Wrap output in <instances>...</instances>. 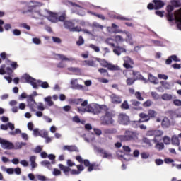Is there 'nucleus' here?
Listing matches in <instances>:
<instances>
[{"instance_id":"f257e3e1","label":"nucleus","mask_w":181,"mask_h":181,"mask_svg":"<svg viewBox=\"0 0 181 181\" xmlns=\"http://www.w3.org/2000/svg\"><path fill=\"white\" fill-rule=\"evenodd\" d=\"M42 6H43V4L41 2L30 1L28 6V10L26 12H30V16L34 19L43 20V18H47V16H45L43 13L40 12V11L37 9V8Z\"/></svg>"},{"instance_id":"f03ea898","label":"nucleus","mask_w":181,"mask_h":181,"mask_svg":"<svg viewBox=\"0 0 181 181\" xmlns=\"http://www.w3.org/2000/svg\"><path fill=\"white\" fill-rule=\"evenodd\" d=\"M175 9L173 6L168 5L167 6V12L168 13L167 14V19L169 22H173V21H175V23H177V28L179 30H181V8L178 10H177L173 16V13H172V11Z\"/></svg>"},{"instance_id":"7ed1b4c3","label":"nucleus","mask_w":181,"mask_h":181,"mask_svg":"<svg viewBox=\"0 0 181 181\" xmlns=\"http://www.w3.org/2000/svg\"><path fill=\"white\" fill-rule=\"evenodd\" d=\"M22 78H23V80H25V83L30 84L33 88H35L36 90H37L39 87H42V88H49V83L47 81L43 82L40 80L37 81L28 74H25L23 76Z\"/></svg>"},{"instance_id":"20e7f679","label":"nucleus","mask_w":181,"mask_h":181,"mask_svg":"<svg viewBox=\"0 0 181 181\" xmlns=\"http://www.w3.org/2000/svg\"><path fill=\"white\" fill-rule=\"evenodd\" d=\"M115 117V112L113 110H106L105 115L101 117L102 125H114L113 117Z\"/></svg>"},{"instance_id":"39448f33","label":"nucleus","mask_w":181,"mask_h":181,"mask_svg":"<svg viewBox=\"0 0 181 181\" xmlns=\"http://www.w3.org/2000/svg\"><path fill=\"white\" fill-rule=\"evenodd\" d=\"M28 107L30 108L31 112H36V108H37V103L35 101L33 95H30L27 97Z\"/></svg>"},{"instance_id":"423d86ee","label":"nucleus","mask_w":181,"mask_h":181,"mask_svg":"<svg viewBox=\"0 0 181 181\" xmlns=\"http://www.w3.org/2000/svg\"><path fill=\"white\" fill-rule=\"evenodd\" d=\"M163 135V131L161 130H149L146 133L147 136H153V141L158 142V137L162 136Z\"/></svg>"},{"instance_id":"0eeeda50","label":"nucleus","mask_w":181,"mask_h":181,"mask_svg":"<svg viewBox=\"0 0 181 181\" xmlns=\"http://www.w3.org/2000/svg\"><path fill=\"white\" fill-rule=\"evenodd\" d=\"M86 112H90L95 115L100 113V105L96 103H90L86 105Z\"/></svg>"},{"instance_id":"6e6552de","label":"nucleus","mask_w":181,"mask_h":181,"mask_svg":"<svg viewBox=\"0 0 181 181\" xmlns=\"http://www.w3.org/2000/svg\"><path fill=\"white\" fill-rule=\"evenodd\" d=\"M0 145L2 149H13V143L0 137Z\"/></svg>"},{"instance_id":"1a4fd4ad","label":"nucleus","mask_w":181,"mask_h":181,"mask_svg":"<svg viewBox=\"0 0 181 181\" xmlns=\"http://www.w3.org/2000/svg\"><path fill=\"white\" fill-rule=\"evenodd\" d=\"M45 12H47V13L49 15L47 17L48 21L54 23H56V22H59V18H57V16H60V13H53L48 10H45Z\"/></svg>"},{"instance_id":"9d476101","label":"nucleus","mask_w":181,"mask_h":181,"mask_svg":"<svg viewBox=\"0 0 181 181\" xmlns=\"http://www.w3.org/2000/svg\"><path fill=\"white\" fill-rule=\"evenodd\" d=\"M119 26L117 25L115 23H112V26L107 27V31L109 33H122L124 31L119 29Z\"/></svg>"},{"instance_id":"9b49d317","label":"nucleus","mask_w":181,"mask_h":181,"mask_svg":"<svg viewBox=\"0 0 181 181\" xmlns=\"http://www.w3.org/2000/svg\"><path fill=\"white\" fill-rule=\"evenodd\" d=\"M119 123L122 125H128L129 124V117L126 114H120L119 115Z\"/></svg>"},{"instance_id":"f8f14e48","label":"nucleus","mask_w":181,"mask_h":181,"mask_svg":"<svg viewBox=\"0 0 181 181\" xmlns=\"http://www.w3.org/2000/svg\"><path fill=\"white\" fill-rule=\"evenodd\" d=\"M110 98L112 104H121V103H122V97L115 93H112L110 95Z\"/></svg>"},{"instance_id":"ddd939ff","label":"nucleus","mask_w":181,"mask_h":181,"mask_svg":"<svg viewBox=\"0 0 181 181\" xmlns=\"http://www.w3.org/2000/svg\"><path fill=\"white\" fill-rule=\"evenodd\" d=\"M123 60L124 62L123 66L125 69H133L132 64H134V61L129 57H124Z\"/></svg>"},{"instance_id":"4468645a","label":"nucleus","mask_w":181,"mask_h":181,"mask_svg":"<svg viewBox=\"0 0 181 181\" xmlns=\"http://www.w3.org/2000/svg\"><path fill=\"white\" fill-rule=\"evenodd\" d=\"M56 57H58V59H60L62 62H76V58L71 57L68 58L64 54H55Z\"/></svg>"},{"instance_id":"2eb2a0df","label":"nucleus","mask_w":181,"mask_h":181,"mask_svg":"<svg viewBox=\"0 0 181 181\" xmlns=\"http://www.w3.org/2000/svg\"><path fill=\"white\" fill-rule=\"evenodd\" d=\"M113 47H115V49H113V52L117 56H121V53H127V49H125V47L121 46H115Z\"/></svg>"},{"instance_id":"dca6fc26","label":"nucleus","mask_w":181,"mask_h":181,"mask_svg":"<svg viewBox=\"0 0 181 181\" xmlns=\"http://www.w3.org/2000/svg\"><path fill=\"white\" fill-rule=\"evenodd\" d=\"M8 128L11 131H13V129H15V124H12L11 122H8L6 124L0 125V129H1V131H8Z\"/></svg>"},{"instance_id":"f3484780","label":"nucleus","mask_w":181,"mask_h":181,"mask_svg":"<svg viewBox=\"0 0 181 181\" xmlns=\"http://www.w3.org/2000/svg\"><path fill=\"white\" fill-rule=\"evenodd\" d=\"M98 152H100V153L103 155V158H105L106 159H112V154H111V153L107 151L106 150L103 148H99Z\"/></svg>"},{"instance_id":"a211bd4d","label":"nucleus","mask_w":181,"mask_h":181,"mask_svg":"<svg viewBox=\"0 0 181 181\" xmlns=\"http://www.w3.org/2000/svg\"><path fill=\"white\" fill-rule=\"evenodd\" d=\"M154 4V9H162L163 6H165V2H163L162 0H153V1Z\"/></svg>"},{"instance_id":"6ab92c4d","label":"nucleus","mask_w":181,"mask_h":181,"mask_svg":"<svg viewBox=\"0 0 181 181\" xmlns=\"http://www.w3.org/2000/svg\"><path fill=\"white\" fill-rule=\"evenodd\" d=\"M59 168L63 171L65 176H70V171L71 169L70 167L64 165L63 164H59Z\"/></svg>"},{"instance_id":"aec40b11","label":"nucleus","mask_w":181,"mask_h":181,"mask_svg":"<svg viewBox=\"0 0 181 181\" xmlns=\"http://www.w3.org/2000/svg\"><path fill=\"white\" fill-rule=\"evenodd\" d=\"M133 76L135 77V80H141L144 83L147 82L146 78H145L139 71H133Z\"/></svg>"},{"instance_id":"412c9836","label":"nucleus","mask_w":181,"mask_h":181,"mask_svg":"<svg viewBox=\"0 0 181 181\" xmlns=\"http://www.w3.org/2000/svg\"><path fill=\"white\" fill-rule=\"evenodd\" d=\"M63 151H68L69 152H78V148L74 145L64 146Z\"/></svg>"},{"instance_id":"4be33fe9","label":"nucleus","mask_w":181,"mask_h":181,"mask_svg":"<svg viewBox=\"0 0 181 181\" xmlns=\"http://www.w3.org/2000/svg\"><path fill=\"white\" fill-rule=\"evenodd\" d=\"M123 33H125L126 36H127V39H126V42L127 43H129V45H134V40H132V35L130 34L129 32L128 31H123Z\"/></svg>"},{"instance_id":"5701e85b","label":"nucleus","mask_w":181,"mask_h":181,"mask_svg":"<svg viewBox=\"0 0 181 181\" xmlns=\"http://www.w3.org/2000/svg\"><path fill=\"white\" fill-rule=\"evenodd\" d=\"M29 160L30 163V166L32 169H35V168H37V163H36V156H31L29 157Z\"/></svg>"},{"instance_id":"b1692460","label":"nucleus","mask_w":181,"mask_h":181,"mask_svg":"<svg viewBox=\"0 0 181 181\" xmlns=\"http://www.w3.org/2000/svg\"><path fill=\"white\" fill-rule=\"evenodd\" d=\"M64 26L65 29H68V30H69L70 32L71 28L74 26V22L70 21H65L64 22Z\"/></svg>"},{"instance_id":"393cba45","label":"nucleus","mask_w":181,"mask_h":181,"mask_svg":"<svg viewBox=\"0 0 181 181\" xmlns=\"http://www.w3.org/2000/svg\"><path fill=\"white\" fill-rule=\"evenodd\" d=\"M139 117L141 119L139 122H148L149 121V116L145 113H140Z\"/></svg>"},{"instance_id":"a878e982","label":"nucleus","mask_w":181,"mask_h":181,"mask_svg":"<svg viewBox=\"0 0 181 181\" xmlns=\"http://www.w3.org/2000/svg\"><path fill=\"white\" fill-rule=\"evenodd\" d=\"M74 103L77 105H81V107H87V105L88 104V102L87 100H84L83 102V99H75L74 100Z\"/></svg>"},{"instance_id":"bb28decb","label":"nucleus","mask_w":181,"mask_h":181,"mask_svg":"<svg viewBox=\"0 0 181 181\" xmlns=\"http://www.w3.org/2000/svg\"><path fill=\"white\" fill-rule=\"evenodd\" d=\"M156 144L155 145V149L157 151H163L165 149V144L163 142H159V140H158V142H154Z\"/></svg>"},{"instance_id":"cd10ccee","label":"nucleus","mask_w":181,"mask_h":181,"mask_svg":"<svg viewBox=\"0 0 181 181\" xmlns=\"http://www.w3.org/2000/svg\"><path fill=\"white\" fill-rule=\"evenodd\" d=\"M52 96H47L44 98V101L45 103H46L48 107H53V105H54V102L52 100Z\"/></svg>"},{"instance_id":"c85d7f7f","label":"nucleus","mask_w":181,"mask_h":181,"mask_svg":"<svg viewBox=\"0 0 181 181\" xmlns=\"http://www.w3.org/2000/svg\"><path fill=\"white\" fill-rule=\"evenodd\" d=\"M81 138H83L84 141L88 142V144H89V142H93V141L95 139L94 137H91L90 134H88L87 136H86V134H81Z\"/></svg>"},{"instance_id":"c756f323","label":"nucleus","mask_w":181,"mask_h":181,"mask_svg":"<svg viewBox=\"0 0 181 181\" xmlns=\"http://www.w3.org/2000/svg\"><path fill=\"white\" fill-rule=\"evenodd\" d=\"M103 134H105V136H107V135H111L112 134H117V129L114 128L105 129L103 131Z\"/></svg>"},{"instance_id":"7c9ffc66","label":"nucleus","mask_w":181,"mask_h":181,"mask_svg":"<svg viewBox=\"0 0 181 181\" xmlns=\"http://www.w3.org/2000/svg\"><path fill=\"white\" fill-rule=\"evenodd\" d=\"M126 134H127V137L130 141H132V139L136 136V133L135 132L129 130H126Z\"/></svg>"},{"instance_id":"2f4dec72","label":"nucleus","mask_w":181,"mask_h":181,"mask_svg":"<svg viewBox=\"0 0 181 181\" xmlns=\"http://www.w3.org/2000/svg\"><path fill=\"white\" fill-rule=\"evenodd\" d=\"M100 164L92 163L88 168V172H93V170H98Z\"/></svg>"},{"instance_id":"473e14b6","label":"nucleus","mask_w":181,"mask_h":181,"mask_svg":"<svg viewBox=\"0 0 181 181\" xmlns=\"http://www.w3.org/2000/svg\"><path fill=\"white\" fill-rule=\"evenodd\" d=\"M161 125L163 128H169L170 125V121H169V119H168V117H165L162 120Z\"/></svg>"},{"instance_id":"72a5a7b5","label":"nucleus","mask_w":181,"mask_h":181,"mask_svg":"<svg viewBox=\"0 0 181 181\" xmlns=\"http://www.w3.org/2000/svg\"><path fill=\"white\" fill-rule=\"evenodd\" d=\"M27 144L25 142H16L13 144V149H22V146H26Z\"/></svg>"},{"instance_id":"f704fd0d","label":"nucleus","mask_w":181,"mask_h":181,"mask_svg":"<svg viewBox=\"0 0 181 181\" xmlns=\"http://www.w3.org/2000/svg\"><path fill=\"white\" fill-rule=\"evenodd\" d=\"M171 142L173 145H175L176 146H179V145H180V141L179 140V137L176 135L173 136Z\"/></svg>"},{"instance_id":"c9c22d12","label":"nucleus","mask_w":181,"mask_h":181,"mask_svg":"<svg viewBox=\"0 0 181 181\" xmlns=\"http://www.w3.org/2000/svg\"><path fill=\"white\" fill-rule=\"evenodd\" d=\"M83 66H89L90 67H95V62L93 60H85L83 62Z\"/></svg>"},{"instance_id":"e433bc0d","label":"nucleus","mask_w":181,"mask_h":181,"mask_svg":"<svg viewBox=\"0 0 181 181\" xmlns=\"http://www.w3.org/2000/svg\"><path fill=\"white\" fill-rule=\"evenodd\" d=\"M142 141L144 144H146V145H147L148 148H152V146H153V144H152V141L148 139L147 137H144L142 139Z\"/></svg>"},{"instance_id":"4c0bfd02","label":"nucleus","mask_w":181,"mask_h":181,"mask_svg":"<svg viewBox=\"0 0 181 181\" xmlns=\"http://www.w3.org/2000/svg\"><path fill=\"white\" fill-rule=\"evenodd\" d=\"M40 165L44 166V168H47V169H52V163H50L49 160L41 161Z\"/></svg>"},{"instance_id":"58836bf2","label":"nucleus","mask_w":181,"mask_h":181,"mask_svg":"<svg viewBox=\"0 0 181 181\" xmlns=\"http://www.w3.org/2000/svg\"><path fill=\"white\" fill-rule=\"evenodd\" d=\"M168 114L170 118H180L181 115L177 114L175 110H170L168 111Z\"/></svg>"},{"instance_id":"ea45409f","label":"nucleus","mask_w":181,"mask_h":181,"mask_svg":"<svg viewBox=\"0 0 181 181\" xmlns=\"http://www.w3.org/2000/svg\"><path fill=\"white\" fill-rule=\"evenodd\" d=\"M69 71H71V73H74V74H78V73H81V69L78 67H69L68 68Z\"/></svg>"},{"instance_id":"a19ab883","label":"nucleus","mask_w":181,"mask_h":181,"mask_svg":"<svg viewBox=\"0 0 181 181\" xmlns=\"http://www.w3.org/2000/svg\"><path fill=\"white\" fill-rule=\"evenodd\" d=\"M118 138L122 142H127V141H131L129 140V138L127 134V132H125L124 135L118 136Z\"/></svg>"},{"instance_id":"79ce46f5","label":"nucleus","mask_w":181,"mask_h":181,"mask_svg":"<svg viewBox=\"0 0 181 181\" xmlns=\"http://www.w3.org/2000/svg\"><path fill=\"white\" fill-rule=\"evenodd\" d=\"M148 80L151 83L153 84H158V78L152 76V74H148Z\"/></svg>"},{"instance_id":"37998d69","label":"nucleus","mask_w":181,"mask_h":181,"mask_svg":"<svg viewBox=\"0 0 181 181\" xmlns=\"http://www.w3.org/2000/svg\"><path fill=\"white\" fill-rule=\"evenodd\" d=\"M162 100H163L164 101H170V100H172L173 96L171 94H168V93H164L162 96H161Z\"/></svg>"},{"instance_id":"c03bdc74","label":"nucleus","mask_w":181,"mask_h":181,"mask_svg":"<svg viewBox=\"0 0 181 181\" xmlns=\"http://www.w3.org/2000/svg\"><path fill=\"white\" fill-rule=\"evenodd\" d=\"M108 70H112V71H116V70H119V67L118 66L113 65L112 64H107V66H106Z\"/></svg>"},{"instance_id":"a18cd8bd","label":"nucleus","mask_w":181,"mask_h":181,"mask_svg":"<svg viewBox=\"0 0 181 181\" xmlns=\"http://www.w3.org/2000/svg\"><path fill=\"white\" fill-rule=\"evenodd\" d=\"M151 43L154 45V46L163 47V42L162 41L151 40Z\"/></svg>"},{"instance_id":"49530a36","label":"nucleus","mask_w":181,"mask_h":181,"mask_svg":"<svg viewBox=\"0 0 181 181\" xmlns=\"http://www.w3.org/2000/svg\"><path fill=\"white\" fill-rule=\"evenodd\" d=\"M115 40L112 38H107L105 40V43L107 45H109V46H111L112 47H115V44L114 43Z\"/></svg>"},{"instance_id":"de8ad7c7","label":"nucleus","mask_w":181,"mask_h":181,"mask_svg":"<svg viewBox=\"0 0 181 181\" xmlns=\"http://www.w3.org/2000/svg\"><path fill=\"white\" fill-rule=\"evenodd\" d=\"M8 134L12 136H15V135H18V134H22V131L21 129H16L15 131L12 130L11 132H9Z\"/></svg>"},{"instance_id":"09e8293b","label":"nucleus","mask_w":181,"mask_h":181,"mask_svg":"<svg viewBox=\"0 0 181 181\" xmlns=\"http://www.w3.org/2000/svg\"><path fill=\"white\" fill-rule=\"evenodd\" d=\"M156 115H158V113L156 112V111L152 110H148V116L149 117V119H151V118H155Z\"/></svg>"},{"instance_id":"8fccbe9b","label":"nucleus","mask_w":181,"mask_h":181,"mask_svg":"<svg viewBox=\"0 0 181 181\" xmlns=\"http://www.w3.org/2000/svg\"><path fill=\"white\" fill-rule=\"evenodd\" d=\"M92 28H95L96 29H100L101 30H103V29H104L103 25H101V24L97 23L95 21L93 23Z\"/></svg>"},{"instance_id":"3c124183","label":"nucleus","mask_w":181,"mask_h":181,"mask_svg":"<svg viewBox=\"0 0 181 181\" xmlns=\"http://www.w3.org/2000/svg\"><path fill=\"white\" fill-rule=\"evenodd\" d=\"M163 143L165 144V145H169L170 144V142H172V139H170V137L168 136H165L163 138Z\"/></svg>"},{"instance_id":"603ef678","label":"nucleus","mask_w":181,"mask_h":181,"mask_svg":"<svg viewBox=\"0 0 181 181\" xmlns=\"http://www.w3.org/2000/svg\"><path fill=\"white\" fill-rule=\"evenodd\" d=\"M115 19H119V21H132V18H125V17L122 16V15L115 16Z\"/></svg>"},{"instance_id":"864d4df0","label":"nucleus","mask_w":181,"mask_h":181,"mask_svg":"<svg viewBox=\"0 0 181 181\" xmlns=\"http://www.w3.org/2000/svg\"><path fill=\"white\" fill-rule=\"evenodd\" d=\"M122 110H129V105L128 104V101L125 100L121 105Z\"/></svg>"},{"instance_id":"5fc2aeb1","label":"nucleus","mask_w":181,"mask_h":181,"mask_svg":"<svg viewBox=\"0 0 181 181\" xmlns=\"http://www.w3.org/2000/svg\"><path fill=\"white\" fill-rule=\"evenodd\" d=\"M88 47H90V49H92L93 50H94V52H95L96 53H98L100 52V47L98 46H95L93 44H90L88 45Z\"/></svg>"},{"instance_id":"6e6d98bb","label":"nucleus","mask_w":181,"mask_h":181,"mask_svg":"<svg viewBox=\"0 0 181 181\" xmlns=\"http://www.w3.org/2000/svg\"><path fill=\"white\" fill-rule=\"evenodd\" d=\"M115 39L117 43H121L124 42V37H122L121 35H115Z\"/></svg>"},{"instance_id":"4d7b16f0","label":"nucleus","mask_w":181,"mask_h":181,"mask_svg":"<svg viewBox=\"0 0 181 181\" xmlns=\"http://www.w3.org/2000/svg\"><path fill=\"white\" fill-rule=\"evenodd\" d=\"M49 135V133L47 131L41 130L40 131V136L41 138H47V136Z\"/></svg>"},{"instance_id":"13d9d810","label":"nucleus","mask_w":181,"mask_h":181,"mask_svg":"<svg viewBox=\"0 0 181 181\" xmlns=\"http://www.w3.org/2000/svg\"><path fill=\"white\" fill-rule=\"evenodd\" d=\"M76 45L78 46H83V45H84V38H83V36H79V39L76 42Z\"/></svg>"},{"instance_id":"bf43d9fd","label":"nucleus","mask_w":181,"mask_h":181,"mask_svg":"<svg viewBox=\"0 0 181 181\" xmlns=\"http://www.w3.org/2000/svg\"><path fill=\"white\" fill-rule=\"evenodd\" d=\"M57 19L60 22H64V20L66 19V13H62V14L59 13V16Z\"/></svg>"},{"instance_id":"052dcab7","label":"nucleus","mask_w":181,"mask_h":181,"mask_svg":"<svg viewBox=\"0 0 181 181\" xmlns=\"http://www.w3.org/2000/svg\"><path fill=\"white\" fill-rule=\"evenodd\" d=\"M135 79L132 78H128L126 81L127 85V86H132L135 83Z\"/></svg>"},{"instance_id":"680f3d73","label":"nucleus","mask_w":181,"mask_h":181,"mask_svg":"<svg viewBox=\"0 0 181 181\" xmlns=\"http://www.w3.org/2000/svg\"><path fill=\"white\" fill-rule=\"evenodd\" d=\"M151 95L153 97V98H154V100H159L160 98V95L158 94V93L156 92H151Z\"/></svg>"},{"instance_id":"e2e57ef3","label":"nucleus","mask_w":181,"mask_h":181,"mask_svg":"<svg viewBox=\"0 0 181 181\" xmlns=\"http://www.w3.org/2000/svg\"><path fill=\"white\" fill-rule=\"evenodd\" d=\"M82 29H81V27L80 26H76V27H72L71 28V30L70 32H82Z\"/></svg>"},{"instance_id":"0e129e2a","label":"nucleus","mask_w":181,"mask_h":181,"mask_svg":"<svg viewBox=\"0 0 181 181\" xmlns=\"http://www.w3.org/2000/svg\"><path fill=\"white\" fill-rule=\"evenodd\" d=\"M52 175L54 176H60V175H62V171H60L59 169L54 168L52 172Z\"/></svg>"},{"instance_id":"69168bd1","label":"nucleus","mask_w":181,"mask_h":181,"mask_svg":"<svg viewBox=\"0 0 181 181\" xmlns=\"http://www.w3.org/2000/svg\"><path fill=\"white\" fill-rule=\"evenodd\" d=\"M98 71L100 74H103V76H108V71L105 69H100Z\"/></svg>"},{"instance_id":"338daca9","label":"nucleus","mask_w":181,"mask_h":181,"mask_svg":"<svg viewBox=\"0 0 181 181\" xmlns=\"http://www.w3.org/2000/svg\"><path fill=\"white\" fill-rule=\"evenodd\" d=\"M32 42L33 43H34V45H40L42 43V41L40 40V39L37 37L33 38Z\"/></svg>"},{"instance_id":"774afa93","label":"nucleus","mask_w":181,"mask_h":181,"mask_svg":"<svg viewBox=\"0 0 181 181\" xmlns=\"http://www.w3.org/2000/svg\"><path fill=\"white\" fill-rule=\"evenodd\" d=\"M36 177L40 181H46L47 180V178H46L45 176L42 175H37Z\"/></svg>"}]
</instances>
